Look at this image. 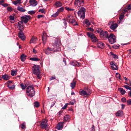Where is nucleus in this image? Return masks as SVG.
I'll return each instance as SVG.
<instances>
[{"mask_svg": "<svg viewBox=\"0 0 131 131\" xmlns=\"http://www.w3.org/2000/svg\"><path fill=\"white\" fill-rule=\"evenodd\" d=\"M61 45L60 40L59 39L56 40L53 44V48H50L49 47L47 48L45 51V53L47 54L49 53V51H53V52L59 51L61 50L60 45Z\"/></svg>", "mask_w": 131, "mask_h": 131, "instance_id": "1", "label": "nucleus"}, {"mask_svg": "<svg viewBox=\"0 0 131 131\" xmlns=\"http://www.w3.org/2000/svg\"><path fill=\"white\" fill-rule=\"evenodd\" d=\"M39 66L35 64L32 67L33 73L37 75V78L38 79H40L41 77V73L39 69Z\"/></svg>", "mask_w": 131, "mask_h": 131, "instance_id": "2", "label": "nucleus"}, {"mask_svg": "<svg viewBox=\"0 0 131 131\" xmlns=\"http://www.w3.org/2000/svg\"><path fill=\"white\" fill-rule=\"evenodd\" d=\"M26 92L27 95L30 97H33L35 95V92L34 87L32 86H28L26 89Z\"/></svg>", "mask_w": 131, "mask_h": 131, "instance_id": "3", "label": "nucleus"}, {"mask_svg": "<svg viewBox=\"0 0 131 131\" xmlns=\"http://www.w3.org/2000/svg\"><path fill=\"white\" fill-rule=\"evenodd\" d=\"M86 9L84 7H82L78 12V16L81 18L83 19L85 17V13Z\"/></svg>", "mask_w": 131, "mask_h": 131, "instance_id": "4", "label": "nucleus"}, {"mask_svg": "<svg viewBox=\"0 0 131 131\" xmlns=\"http://www.w3.org/2000/svg\"><path fill=\"white\" fill-rule=\"evenodd\" d=\"M87 35L88 37L90 38L93 42H96L98 41V39L94 34L93 33L91 32H87Z\"/></svg>", "mask_w": 131, "mask_h": 131, "instance_id": "5", "label": "nucleus"}, {"mask_svg": "<svg viewBox=\"0 0 131 131\" xmlns=\"http://www.w3.org/2000/svg\"><path fill=\"white\" fill-rule=\"evenodd\" d=\"M84 3V0H75L74 5L77 8L83 6Z\"/></svg>", "mask_w": 131, "mask_h": 131, "instance_id": "6", "label": "nucleus"}, {"mask_svg": "<svg viewBox=\"0 0 131 131\" xmlns=\"http://www.w3.org/2000/svg\"><path fill=\"white\" fill-rule=\"evenodd\" d=\"M107 38L110 43L111 44L114 43L116 42L115 37L112 34H110Z\"/></svg>", "mask_w": 131, "mask_h": 131, "instance_id": "7", "label": "nucleus"}, {"mask_svg": "<svg viewBox=\"0 0 131 131\" xmlns=\"http://www.w3.org/2000/svg\"><path fill=\"white\" fill-rule=\"evenodd\" d=\"M47 122V120L46 119H43L42 120L40 124V126L42 128L46 129L47 128L48 123Z\"/></svg>", "mask_w": 131, "mask_h": 131, "instance_id": "8", "label": "nucleus"}, {"mask_svg": "<svg viewBox=\"0 0 131 131\" xmlns=\"http://www.w3.org/2000/svg\"><path fill=\"white\" fill-rule=\"evenodd\" d=\"M30 18V16L29 15H25L21 17V21L25 23H27Z\"/></svg>", "mask_w": 131, "mask_h": 131, "instance_id": "9", "label": "nucleus"}, {"mask_svg": "<svg viewBox=\"0 0 131 131\" xmlns=\"http://www.w3.org/2000/svg\"><path fill=\"white\" fill-rule=\"evenodd\" d=\"M7 86L11 89H13L15 88V85L13 83V81L9 80L7 82Z\"/></svg>", "mask_w": 131, "mask_h": 131, "instance_id": "10", "label": "nucleus"}, {"mask_svg": "<svg viewBox=\"0 0 131 131\" xmlns=\"http://www.w3.org/2000/svg\"><path fill=\"white\" fill-rule=\"evenodd\" d=\"M18 35L19 38L23 40H25V37L22 31H20L18 32Z\"/></svg>", "mask_w": 131, "mask_h": 131, "instance_id": "11", "label": "nucleus"}, {"mask_svg": "<svg viewBox=\"0 0 131 131\" xmlns=\"http://www.w3.org/2000/svg\"><path fill=\"white\" fill-rule=\"evenodd\" d=\"M18 24L19 29L20 31H22L24 30V28L23 22L21 21H19L18 22Z\"/></svg>", "mask_w": 131, "mask_h": 131, "instance_id": "12", "label": "nucleus"}, {"mask_svg": "<svg viewBox=\"0 0 131 131\" xmlns=\"http://www.w3.org/2000/svg\"><path fill=\"white\" fill-rule=\"evenodd\" d=\"M101 37L103 38H107L108 36V34L107 31H103L100 34Z\"/></svg>", "mask_w": 131, "mask_h": 131, "instance_id": "13", "label": "nucleus"}, {"mask_svg": "<svg viewBox=\"0 0 131 131\" xmlns=\"http://www.w3.org/2000/svg\"><path fill=\"white\" fill-rule=\"evenodd\" d=\"M30 5L32 6H35L37 4V2L35 0H30L29 1Z\"/></svg>", "mask_w": 131, "mask_h": 131, "instance_id": "14", "label": "nucleus"}, {"mask_svg": "<svg viewBox=\"0 0 131 131\" xmlns=\"http://www.w3.org/2000/svg\"><path fill=\"white\" fill-rule=\"evenodd\" d=\"M118 26L117 23H113L110 26V28L112 30H114L116 29Z\"/></svg>", "mask_w": 131, "mask_h": 131, "instance_id": "15", "label": "nucleus"}, {"mask_svg": "<svg viewBox=\"0 0 131 131\" xmlns=\"http://www.w3.org/2000/svg\"><path fill=\"white\" fill-rule=\"evenodd\" d=\"M110 64L111 67L113 70H117L118 69V67L115 64H114L113 62H111Z\"/></svg>", "mask_w": 131, "mask_h": 131, "instance_id": "16", "label": "nucleus"}, {"mask_svg": "<svg viewBox=\"0 0 131 131\" xmlns=\"http://www.w3.org/2000/svg\"><path fill=\"white\" fill-rule=\"evenodd\" d=\"M98 47L102 49H103L104 47V44L101 41H99L97 44Z\"/></svg>", "mask_w": 131, "mask_h": 131, "instance_id": "17", "label": "nucleus"}, {"mask_svg": "<svg viewBox=\"0 0 131 131\" xmlns=\"http://www.w3.org/2000/svg\"><path fill=\"white\" fill-rule=\"evenodd\" d=\"M64 123V122H60L58 123L57 127V128L58 129L60 130L61 128H63V124Z\"/></svg>", "mask_w": 131, "mask_h": 131, "instance_id": "18", "label": "nucleus"}, {"mask_svg": "<svg viewBox=\"0 0 131 131\" xmlns=\"http://www.w3.org/2000/svg\"><path fill=\"white\" fill-rule=\"evenodd\" d=\"M68 22L74 25H77V22L75 20L72 18H71V19H69Z\"/></svg>", "mask_w": 131, "mask_h": 131, "instance_id": "19", "label": "nucleus"}, {"mask_svg": "<svg viewBox=\"0 0 131 131\" xmlns=\"http://www.w3.org/2000/svg\"><path fill=\"white\" fill-rule=\"evenodd\" d=\"M123 115V111L122 110L118 111L116 113V116H122Z\"/></svg>", "mask_w": 131, "mask_h": 131, "instance_id": "20", "label": "nucleus"}, {"mask_svg": "<svg viewBox=\"0 0 131 131\" xmlns=\"http://www.w3.org/2000/svg\"><path fill=\"white\" fill-rule=\"evenodd\" d=\"M37 40V39L36 37H32L30 40V43H36Z\"/></svg>", "mask_w": 131, "mask_h": 131, "instance_id": "21", "label": "nucleus"}, {"mask_svg": "<svg viewBox=\"0 0 131 131\" xmlns=\"http://www.w3.org/2000/svg\"><path fill=\"white\" fill-rule=\"evenodd\" d=\"M42 40L43 45H45L46 43L47 40V37L46 36V35L44 34H43L42 35Z\"/></svg>", "mask_w": 131, "mask_h": 131, "instance_id": "22", "label": "nucleus"}, {"mask_svg": "<svg viewBox=\"0 0 131 131\" xmlns=\"http://www.w3.org/2000/svg\"><path fill=\"white\" fill-rule=\"evenodd\" d=\"M2 78L4 80H8L10 78V76L6 74L3 75Z\"/></svg>", "mask_w": 131, "mask_h": 131, "instance_id": "23", "label": "nucleus"}, {"mask_svg": "<svg viewBox=\"0 0 131 131\" xmlns=\"http://www.w3.org/2000/svg\"><path fill=\"white\" fill-rule=\"evenodd\" d=\"M26 56L24 54H22L20 57V59L21 61H24L26 59Z\"/></svg>", "mask_w": 131, "mask_h": 131, "instance_id": "24", "label": "nucleus"}, {"mask_svg": "<svg viewBox=\"0 0 131 131\" xmlns=\"http://www.w3.org/2000/svg\"><path fill=\"white\" fill-rule=\"evenodd\" d=\"M17 9L20 12H25L26 11L25 9L19 6H18Z\"/></svg>", "mask_w": 131, "mask_h": 131, "instance_id": "25", "label": "nucleus"}, {"mask_svg": "<svg viewBox=\"0 0 131 131\" xmlns=\"http://www.w3.org/2000/svg\"><path fill=\"white\" fill-rule=\"evenodd\" d=\"M21 0H17L16 1H14L13 2V3L16 5L17 4H20L21 3Z\"/></svg>", "mask_w": 131, "mask_h": 131, "instance_id": "26", "label": "nucleus"}, {"mask_svg": "<svg viewBox=\"0 0 131 131\" xmlns=\"http://www.w3.org/2000/svg\"><path fill=\"white\" fill-rule=\"evenodd\" d=\"M118 90L120 92L121 94L122 95L124 94L126 92L125 90L121 88H119Z\"/></svg>", "mask_w": 131, "mask_h": 131, "instance_id": "27", "label": "nucleus"}, {"mask_svg": "<svg viewBox=\"0 0 131 131\" xmlns=\"http://www.w3.org/2000/svg\"><path fill=\"white\" fill-rule=\"evenodd\" d=\"M55 4L57 7H60L62 6V3L59 1L56 2Z\"/></svg>", "mask_w": 131, "mask_h": 131, "instance_id": "28", "label": "nucleus"}, {"mask_svg": "<svg viewBox=\"0 0 131 131\" xmlns=\"http://www.w3.org/2000/svg\"><path fill=\"white\" fill-rule=\"evenodd\" d=\"M79 93L80 94V95H83V96H84L85 95H87V93H86V92L85 91H84L83 90H82L80 92H79Z\"/></svg>", "mask_w": 131, "mask_h": 131, "instance_id": "29", "label": "nucleus"}, {"mask_svg": "<svg viewBox=\"0 0 131 131\" xmlns=\"http://www.w3.org/2000/svg\"><path fill=\"white\" fill-rule=\"evenodd\" d=\"M86 93H87V95H89L91 93V90L88 88H87L85 91Z\"/></svg>", "mask_w": 131, "mask_h": 131, "instance_id": "30", "label": "nucleus"}, {"mask_svg": "<svg viewBox=\"0 0 131 131\" xmlns=\"http://www.w3.org/2000/svg\"><path fill=\"white\" fill-rule=\"evenodd\" d=\"M70 118V117L69 115H66L64 117V119L66 121H69Z\"/></svg>", "mask_w": 131, "mask_h": 131, "instance_id": "31", "label": "nucleus"}, {"mask_svg": "<svg viewBox=\"0 0 131 131\" xmlns=\"http://www.w3.org/2000/svg\"><path fill=\"white\" fill-rule=\"evenodd\" d=\"M30 60L32 61H38L40 60V59L37 58H30Z\"/></svg>", "mask_w": 131, "mask_h": 131, "instance_id": "32", "label": "nucleus"}, {"mask_svg": "<svg viewBox=\"0 0 131 131\" xmlns=\"http://www.w3.org/2000/svg\"><path fill=\"white\" fill-rule=\"evenodd\" d=\"M76 82L75 81H73L71 83V86L72 88V89H73L75 86L76 85Z\"/></svg>", "mask_w": 131, "mask_h": 131, "instance_id": "33", "label": "nucleus"}, {"mask_svg": "<svg viewBox=\"0 0 131 131\" xmlns=\"http://www.w3.org/2000/svg\"><path fill=\"white\" fill-rule=\"evenodd\" d=\"M131 9V7L130 6V5H129L128 7H127V8H126L125 10V12H130V10Z\"/></svg>", "mask_w": 131, "mask_h": 131, "instance_id": "34", "label": "nucleus"}, {"mask_svg": "<svg viewBox=\"0 0 131 131\" xmlns=\"http://www.w3.org/2000/svg\"><path fill=\"white\" fill-rule=\"evenodd\" d=\"M17 70H12L11 71V74L12 76L16 75Z\"/></svg>", "mask_w": 131, "mask_h": 131, "instance_id": "35", "label": "nucleus"}, {"mask_svg": "<svg viewBox=\"0 0 131 131\" xmlns=\"http://www.w3.org/2000/svg\"><path fill=\"white\" fill-rule=\"evenodd\" d=\"M20 127L22 129H24L26 128L25 123H24L20 126Z\"/></svg>", "mask_w": 131, "mask_h": 131, "instance_id": "36", "label": "nucleus"}, {"mask_svg": "<svg viewBox=\"0 0 131 131\" xmlns=\"http://www.w3.org/2000/svg\"><path fill=\"white\" fill-rule=\"evenodd\" d=\"M85 23L87 25V26H89L91 25L90 23L89 20L87 19H86L85 20Z\"/></svg>", "mask_w": 131, "mask_h": 131, "instance_id": "37", "label": "nucleus"}, {"mask_svg": "<svg viewBox=\"0 0 131 131\" xmlns=\"http://www.w3.org/2000/svg\"><path fill=\"white\" fill-rule=\"evenodd\" d=\"M34 105L35 107H38L39 106V103L37 102H36L34 103Z\"/></svg>", "mask_w": 131, "mask_h": 131, "instance_id": "38", "label": "nucleus"}, {"mask_svg": "<svg viewBox=\"0 0 131 131\" xmlns=\"http://www.w3.org/2000/svg\"><path fill=\"white\" fill-rule=\"evenodd\" d=\"M59 14V12L57 11L55 13L52 15L51 16L54 17H56L58 16Z\"/></svg>", "mask_w": 131, "mask_h": 131, "instance_id": "39", "label": "nucleus"}, {"mask_svg": "<svg viewBox=\"0 0 131 131\" xmlns=\"http://www.w3.org/2000/svg\"><path fill=\"white\" fill-rule=\"evenodd\" d=\"M20 86L21 88L23 90L25 89L26 86V85H24L22 83H21L20 84Z\"/></svg>", "mask_w": 131, "mask_h": 131, "instance_id": "40", "label": "nucleus"}, {"mask_svg": "<svg viewBox=\"0 0 131 131\" xmlns=\"http://www.w3.org/2000/svg\"><path fill=\"white\" fill-rule=\"evenodd\" d=\"M96 31L98 33H100L101 34L102 32V29L101 28H99L97 29Z\"/></svg>", "mask_w": 131, "mask_h": 131, "instance_id": "41", "label": "nucleus"}, {"mask_svg": "<svg viewBox=\"0 0 131 131\" xmlns=\"http://www.w3.org/2000/svg\"><path fill=\"white\" fill-rule=\"evenodd\" d=\"M75 100H72L70 102L69 104L71 105H73L75 103Z\"/></svg>", "mask_w": 131, "mask_h": 131, "instance_id": "42", "label": "nucleus"}, {"mask_svg": "<svg viewBox=\"0 0 131 131\" xmlns=\"http://www.w3.org/2000/svg\"><path fill=\"white\" fill-rule=\"evenodd\" d=\"M35 13V12L33 10H31L28 12V13L31 15L34 14Z\"/></svg>", "mask_w": 131, "mask_h": 131, "instance_id": "43", "label": "nucleus"}, {"mask_svg": "<svg viewBox=\"0 0 131 131\" xmlns=\"http://www.w3.org/2000/svg\"><path fill=\"white\" fill-rule=\"evenodd\" d=\"M64 10L63 7H62L61 8H60L57 11V12H59V13L60 12H62Z\"/></svg>", "mask_w": 131, "mask_h": 131, "instance_id": "44", "label": "nucleus"}, {"mask_svg": "<svg viewBox=\"0 0 131 131\" xmlns=\"http://www.w3.org/2000/svg\"><path fill=\"white\" fill-rule=\"evenodd\" d=\"M124 87H125L126 89H129L130 90H131V88L129 86L127 85H124Z\"/></svg>", "mask_w": 131, "mask_h": 131, "instance_id": "45", "label": "nucleus"}, {"mask_svg": "<svg viewBox=\"0 0 131 131\" xmlns=\"http://www.w3.org/2000/svg\"><path fill=\"white\" fill-rule=\"evenodd\" d=\"M66 9L68 11H73L74 9L72 8H70L69 7H65Z\"/></svg>", "mask_w": 131, "mask_h": 131, "instance_id": "46", "label": "nucleus"}, {"mask_svg": "<svg viewBox=\"0 0 131 131\" xmlns=\"http://www.w3.org/2000/svg\"><path fill=\"white\" fill-rule=\"evenodd\" d=\"M10 19L11 20H14V16L12 15H10L9 16Z\"/></svg>", "mask_w": 131, "mask_h": 131, "instance_id": "47", "label": "nucleus"}, {"mask_svg": "<svg viewBox=\"0 0 131 131\" xmlns=\"http://www.w3.org/2000/svg\"><path fill=\"white\" fill-rule=\"evenodd\" d=\"M124 14H122L121 15H120L119 19L120 20H121L123 18H124Z\"/></svg>", "mask_w": 131, "mask_h": 131, "instance_id": "48", "label": "nucleus"}, {"mask_svg": "<svg viewBox=\"0 0 131 131\" xmlns=\"http://www.w3.org/2000/svg\"><path fill=\"white\" fill-rule=\"evenodd\" d=\"M70 16L69 15H68L67 17L66 18V20L68 21H69V19H71V18H70Z\"/></svg>", "mask_w": 131, "mask_h": 131, "instance_id": "49", "label": "nucleus"}, {"mask_svg": "<svg viewBox=\"0 0 131 131\" xmlns=\"http://www.w3.org/2000/svg\"><path fill=\"white\" fill-rule=\"evenodd\" d=\"M127 104L128 105L131 104V100L130 99L127 101Z\"/></svg>", "mask_w": 131, "mask_h": 131, "instance_id": "50", "label": "nucleus"}, {"mask_svg": "<svg viewBox=\"0 0 131 131\" xmlns=\"http://www.w3.org/2000/svg\"><path fill=\"white\" fill-rule=\"evenodd\" d=\"M39 12H41L42 13H44L45 12V9H40L39 10Z\"/></svg>", "mask_w": 131, "mask_h": 131, "instance_id": "51", "label": "nucleus"}, {"mask_svg": "<svg viewBox=\"0 0 131 131\" xmlns=\"http://www.w3.org/2000/svg\"><path fill=\"white\" fill-rule=\"evenodd\" d=\"M7 10L8 11H11L12 10V8L11 7H8L7 8Z\"/></svg>", "mask_w": 131, "mask_h": 131, "instance_id": "52", "label": "nucleus"}, {"mask_svg": "<svg viewBox=\"0 0 131 131\" xmlns=\"http://www.w3.org/2000/svg\"><path fill=\"white\" fill-rule=\"evenodd\" d=\"M121 101L123 102H125L126 101V99L125 98L123 97L121 99Z\"/></svg>", "mask_w": 131, "mask_h": 131, "instance_id": "53", "label": "nucleus"}, {"mask_svg": "<svg viewBox=\"0 0 131 131\" xmlns=\"http://www.w3.org/2000/svg\"><path fill=\"white\" fill-rule=\"evenodd\" d=\"M68 104H66L65 105H64V106L62 108L63 109H65L66 107H67V106Z\"/></svg>", "mask_w": 131, "mask_h": 131, "instance_id": "54", "label": "nucleus"}, {"mask_svg": "<svg viewBox=\"0 0 131 131\" xmlns=\"http://www.w3.org/2000/svg\"><path fill=\"white\" fill-rule=\"evenodd\" d=\"M116 77H118L119 79H121L120 78V74L118 73H116Z\"/></svg>", "mask_w": 131, "mask_h": 131, "instance_id": "55", "label": "nucleus"}, {"mask_svg": "<svg viewBox=\"0 0 131 131\" xmlns=\"http://www.w3.org/2000/svg\"><path fill=\"white\" fill-rule=\"evenodd\" d=\"M113 58H116V59L118 58V57L116 55L114 54H113Z\"/></svg>", "mask_w": 131, "mask_h": 131, "instance_id": "56", "label": "nucleus"}, {"mask_svg": "<svg viewBox=\"0 0 131 131\" xmlns=\"http://www.w3.org/2000/svg\"><path fill=\"white\" fill-rule=\"evenodd\" d=\"M91 131H95L94 129V125H93L92 127V129Z\"/></svg>", "mask_w": 131, "mask_h": 131, "instance_id": "57", "label": "nucleus"}, {"mask_svg": "<svg viewBox=\"0 0 131 131\" xmlns=\"http://www.w3.org/2000/svg\"><path fill=\"white\" fill-rule=\"evenodd\" d=\"M2 5L3 6L6 7L8 5V4L7 3H5L2 4Z\"/></svg>", "mask_w": 131, "mask_h": 131, "instance_id": "58", "label": "nucleus"}, {"mask_svg": "<svg viewBox=\"0 0 131 131\" xmlns=\"http://www.w3.org/2000/svg\"><path fill=\"white\" fill-rule=\"evenodd\" d=\"M43 15H38V16L37 17L38 18H40L41 17H43Z\"/></svg>", "mask_w": 131, "mask_h": 131, "instance_id": "59", "label": "nucleus"}, {"mask_svg": "<svg viewBox=\"0 0 131 131\" xmlns=\"http://www.w3.org/2000/svg\"><path fill=\"white\" fill-rule=\"evenodd\" d=\"M113 48H114L115 49H117L118 48V46L115 45H113Z\"/></svg>", "mask_w": 131, "mask_h": 131, "instance_id": "60", "label": "nucleus"}, {"mask_svg": "<svg viewBox=\"0 0 131 131\" xmlns=\"http://www.w3.org/2000/svg\"><path fill=\"white\" fill-rule=\"evenodd\" d=\"M124 79L127 81H129L130 82V80H129L127 78L125 77H124Z\"/></svg>", "mask_w": 131, "mask_h": 131, "instance_id": "61", "label": "nucleus"}, {"mask_svg": "<svg viewBox=\"0 0 131 131\" xmlns=\"http://www.w3.org/2000/svg\"><path fill=\"white\" fill-rule=\"evenodd\" d=\"M88 29L89 30L91 31H94L93 29L91 28H88Z\"/></svg>", "mask_w": 131, "mask_h": 131, "instance_id": "62", "label": "nucleus"}, {"mask_svg": "<svg viewBox=\"0 0 131 131\" xmlns=\"http://www.w3.org/2000/svg\"><path fill=\"white\" fill-rule=\"evenodd\" d=\"M55 79V77H51L50 79V80H54Z\"/></svg>", "mask_w": 131, "mask_h": 131, "instance_id": "63", "label": "nucleus"}, {"mask_svg": "<svg viewBox=\"0 0 131 131\" xmlns=\"http://www.w3.org/2000/svg\"><path fill=\"white\" fill-rule=\"evenodd\" d=\"M33 52L35 53H37V51L34 48L33 50Z\"/></svg>", "mask_w": 131, "mask_h": 131, "instance_id": "64", "label": "nucleus"}]
</instances>
